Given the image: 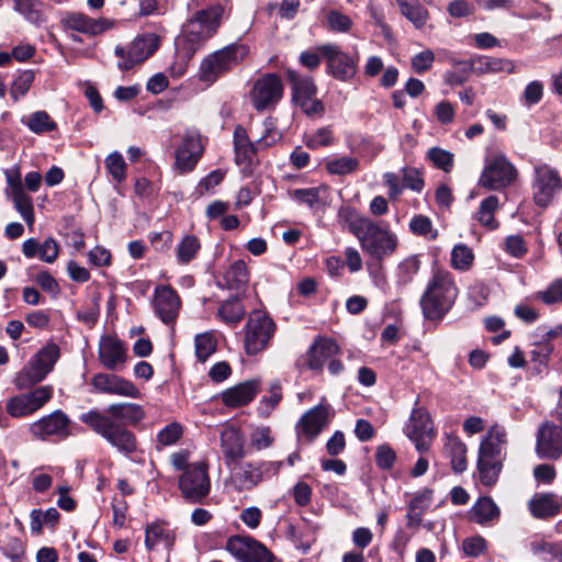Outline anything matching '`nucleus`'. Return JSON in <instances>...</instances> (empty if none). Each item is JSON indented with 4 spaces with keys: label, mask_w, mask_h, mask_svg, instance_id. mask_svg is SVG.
I'll return each mask as SVG.
<instances>
[{
    "label": "nucleus",
    "mask_w": 562,
    "mask_h": 562,
    "mask_svg": "<svg viewBox=\"0 0 562 562\" xmlns=\"http://www.w3.org/2000/svg\"><path fill=\"white\" fill-rule=\"evenodd\" d=\"M338 218L358 239L361 249L372 259L382 261L396 250L397 236L390 231L386 223L375 222L349 206L339 209Z\"/></svg>",
    "instance_id": "1"
},
{
    "label": "nucleus",
    "mask_w": 562,
    "mask_h": 562,
    "mask_svg": "<svg viewBox=\"0 0 562 562\" xmlns=\"http://www.w3.org/2000/svg\"><path fill=\"white\" fill-rule=\"evenodd\" d=\"M223 15L224 7L220 3L194 12L182 25L176 38V48L186 52L187 56H193L216 34Z\"/></svg>",
    "instance_id": "2"
},
{
    "label": "nucleus",
    "mask_w": 562,
    "mask_h": 562,
    "mask_svg": "<svg viewBox=\"0 0 562 562\" xmlns=\"http://www.w3.org/2000/svg\"><path fill=\"white\" fill-rule=\"evenodd\" d=\"M458 292L452 274L437 270L420 297L424 316L429 321L441 319L452 307Z\"/></svg>",
    "instance_id": "3"
},
{
    "label": "nucleus",
    "mask_w": 562,
    "mask_h": 562,
    "mask_svg": "<svg viewBox=\"0 0 562 562\" xmlns=\"http://www.w3.org/2000/svg\"><path fill=\"white\" fill-rule=\"evenodd\" d=\"M506 443V431L498 425L491 427L482 439L476 465L481 484L488 487L496 484L505 459Z\"/></svg>",
    "instance_id": "4"
},
{
    "label": "nucleus",
    "mask_w": 562,
    "mask_h": 562,
    "mask_svg": "<svg viewBox=\"0 0 562 562\" xmlns=\"http://www.w3.org/2000/svg\"><path fill=\"white\" fill-rule=\"evenodd\" d=\"M79 419L116 449L117 452L128 457L137 451L136 436L124 424L108 418L97 409L81 414Z\"/></svg>",
    "instance_id": "5"
},
{
    "label": "nucleus",
    "mask_w": 562,
    "mask_h": 562,
    "mask_svg": "<svg viewBox=\"0 0 562 562\" xmlns=\"http://www.w3.org/2000/svg\"><path fill=\"white\" fill-rule=\"evenodd\" d=\"M60 356L59 347L54 342H48L41 348L24 366L15 376V386L19 390L42 382L49 372L53 371Z\"/></svg>",
    "instance_id": "6"
},
{
    "label": "nucleus",
    "mask_w": 562,
    "mask_h": 562,
    "mask_svg": "<svg viewBox=\"0 0 562 562\" xmlns=\"http://www.w3.org/2000/svg\"><path fill=\"white\" fill-rule=\"evenodd\" d=\"M248 54L241 44H231L207 55L200 65V80L213 83L220 76L238 65Z\"/></svg>",
    "instance_id": "7"
},
{
    "label": "nucleus",
    "mask_w": 562,
    "mask_h": 562,
    "mask_svg": "<svg viewBox=\"0 0 562 562\" xmlns=\"http://www.w3.org/2000/svg\"><path fill=\"white\" fill-rule=\"evenodd\" d=\"M276 333V324L266 313L252 312L245 326L244 349L255 356L268 348Z\"/></svg>",
    "instance_id": "8"
},
{
    "label": "nucleus",
    "mask_w": 562,
    "mask_h": 562,
    "mask_svg": "<svg viewBox=\"0 0 562 562\" xmlns=\"http://www.w3.org/2000/svg\"><path fill=\"white\" fill-rule=\"evenodd\" d=\"M158 47L159 37L154 33L137 36L127 48L117 45L114 48V54L122 59V61L117 64V67L123 71L131 70L134 66L151 56Z\"/></svg>",
    "instance_id": "9"
},
{
    "label": "nucleus",
    "mask_w": 562,
    "mask_h": 562,
    "mask_svg": "<svg viewBox=\"0 0 562 562\" xmlns=\"http://www.w3.org/2000/svg\"><path fill=\"white\" fill-rule=\"evenodd\" d=\"M562 189V179L557 169L539 165L533 169L532 194L538 206L546 207Z\"/></svg>",
    "instance_id": "10"
},
{
    "label": "nucleus",
    "mask_w": 562,
    "mask_h": 562,
    "mask_svg": "<svg viewBox=\"0 0 562 562\" xmlns=\"http://www.w3.org/2000/svg\"><path fill=\"white\" fill-rule=\"evenodd\" d=\"M179 488L182 496L192 502H201L211 490L207 468L204 463H194L187 467L179 477Z\"/></svg>",
    "instance_id": "11"
},
{
    "label": "nucleus",
    "mask_w": 562,
    "mask_h": 562,
    "mask_svg": "<svg viewBox=\"0 0 562 562\" xmlns=\"http://www.w3.org/2000/svg\"><path fill=\"white\" fill-rule=\"evenodd\" d=\"M516 176L514 165L504 155H498L485 165L479 184L488 190H502L508 187Z\"/></svg>",
    "instance_id": "12"
},
{
    "label": "nucleus",
    "mask_w": 562,
    "mask_h": 562,
    "mask_svg": "<svg viewBox=\"0 0 562 562\" xmlns=\"http://www.w3.org/2000/svg\"><path fill=\"white\" fill-rule=\"evenodd\" d=\"M317 50L326 59L328 72L337 80L348 81L357 72L358 60L336 44H324Z\"/></svg>",
    "instance_id": "13"
},
{
    "label": "nucleus",
    "mask_w": 562,
    "mask_h": 562,
    "mask_svg": "<svg viewBox=\"0 0 562 562\" xmlns=\"http://www.w3.org/2000/svg\"><path fill=\"white\" fill-rule=\"evenodd\" d=\"M282 94V81L276 74H266L257 79L250 92L254 108L258 111L274 108Z\"/></svg>",
    "instance_id": "14"
},
{
    "label": "nucleus",
    "mask_w": 562,
    "mask_h": 562,
    "mask_svg": "<svg viewBox=\"0 0 562 562\" xmlns=\"http://www.w3.org/2000/svg\"><path fill=\"white\" fill-rule=\"evenodd\" d=\"M203 155L200 132L194 127L186 130L176 150V168L181 172L192 171Z\"/></svg>",
    "instance_id": "15"
},
{
    "label": "nucleus",
    "mask_w": 562,
    "mask_h": 562,
    "mask_svg": "<svg viewBox=\"0 0 562 562\" xmlns=\"http://www.w3.org/2000/svg\"><path fill=\"white\" fill-rule=\"evenodd\" d=\"M71 420L60 409L53 412L49 415L30 425V432L33 437L46 440L55 437L57 439H65L71 435L70 431Z\"/></svg>",
    "instance_id": "16"
},
{
    "label": "nucleus",
    "mask_w": 562,
    "mask_h": 562,
    "mask_svg": "<svg viewBox=\"0 0 562 562\" xmlns=\"http://www.w3.org/2000/svg\"><path fill=\"white\" fill-rule=\"evenodd\" d=\"M226 549L240 562H273V554L250 537H232L227 541Z\"/></svg>",
    "instance_id": "17"
},
{
    "label": "nucleus",
    "mask_w": 562,
    "mask_h": 562,
    "mask_svg": "<svg viewBox=\"0 0 562 562\" xmlns=\"http://www.w3.org/2000/svg\"><path fill=\"white\" fill-rule=\"evenodd\" d=\"M7 189L5 194L10 196L15 210L20 213L27 225L34 223V209L32 198L26 194L18 168L5 171Z\"/></svg>",
    "instance_id": "18"
},
{
    "label": "nucleus",
    "mask_w": 562,
    "mask_h": 562,
    "mask_svg": "<svg viewBox=\"0 0 562 562\" xmlns=\"http://www.w3.org/2000/svg\"><path fill=\"white\" fill-rule=\"evenodd\" d=\"M330 422V405L318 404L302 415L297 425L296 432L299 438H305L306 441H313Z\"/></svg>",
    "instance_id": "19"
},
{
    "label": "nucleus",
    "mask_w": 562,
    "mask_h": 562,
    "mask_svg": "<svg viewBox=\"0 0 562 562\" xmlns=\"http://www.w3.org/2000/svg\"><path fill=\"white\" fill-rule=\"evenodd\" d=\"M181 300L170 285L159 284L154 292V311L165 324L175 323L179 315Z\"/></svg>",
    "instance_id": "20"
},
{
    "label": "nucleus",
    "mask_w": 562,
    "mask_h": 562,
    "mask_svg": "<svg viewBox=\"0 0 562 562\" xmlns=\"http://www.w3.org/2000/svg\"><path fill=\"white\" fill-rule=\"evenodd\" d=\"M456 66H462L467 72L475 74L477 76L496 72H514V63L509 59H503L491 56H473L468 60H454Z\"/></svg>",
    "instance_id": "21"
},
{
    "label": "nucleus",
    "mask_w": 562,
    "mask_h": 562,
    "mask_svg": "<svg viewBox=\"0 0 562 562\" xmlns=\"http://www.w3.org/2000/svg\"><path fill=\"white\" fill-rule=\"evenodd\" d=\"M536 450L540 458L559 459L562 454V428L544 423L538 430Z\"/></svg>",
    "instance_id": "22"
},
{
    "label": "nucleus",
    "mask_w": 562,
    "mask_h": 562,
    "mask_svg": "<svg viewBox=\"0 0 562 562\" xmlns=\"http://www.w3.org/2000/svg\"><path fill=\"white\" fill-rule=\"evenodd\" d=\"M91 385L98 393L115 394L137 398L139 390L130 381L109 373H97L91 379Z\"/></svg>",
    "instance_id": "23"
},
{
    "label": "nucleus",
    "mask_w": 562,
    "mask_h": 562,
    "mask_svg": "<svg viewBox=\"0 0 562 562\" xmlns=\"http://www.w3.org/2000/svg\"><path fill=\"white\" fill-rule=\"evenodd\" d=\"M61 23L66 29L89 35L95 36L112 26V23L103 18L93 19L80 12H67Z\"/></svg>",
    "instance_id": "24"
},
{
    "label": "nucleus",
    "mask_w": 562,
    "mask_h": 562,
    "mask_svg": "<svg viewBox=\"0 0 562 562\" xmlns=\"http://www.w3.org/2000/svg\"><path fill=\"white\" fill-rule=\"evenodd\" d=\"M99 360L108 370H117L126 361V348L124 344L112 336H104L99 344Z\"/></svg>",
    "instance_id": "25"
},
{
    "label": "nucleus",
    "mask_w": 562,
    "mask_h": 562,
    "mask_svg": "<svg viewBox=\"0 0 562 562\" xmlns=\"http://www.w3.org/2000/svg\"><path fill=\"white\" fill-rule=\"evenodd\" d=\"M221 448L228 467L246 456L243 435L235 427H226L222 430Z\"/></svg>",
    "instance_id": "26"
},
{
    "label": "nucleus",
    "mask_w": 562,
    "mask_h": 562,
    "mask_svg": "<svg viewBox=\"0 0 562 562\" xmlns=\"http://www.w3.org/2000/svg\"><path fill=\"white\" fill-rule=\"evenodd\" d=\"M260 483L259 473L254 462L234 463L231 469L229 484L237 492H247Z\"/></svg>",
    "instance_id": "27"
},
{
    "label": "nucleus",
    "mask_w": 562,
    "mask_h": 562,
    "mask_svg": "<svg viewBox=\"0 0 562 562\" xmlns=\"http://www.w3.org/2000/svg\"><path fill=\"white\" fill-rule=\"evenodd\" d=\"M338 351L339 347L334 340L319 338L310 347L306 364L313 371H321L325 362L334 358Z\"/></svg>",
    "instance_id": "28"
},
{
    "label": "nucleus",
    "mask_w": 562,
    "mask_h": 562,
    "mask_svg": "<svg viewBox=\"0 0 562 562\" xmlns=\"http://www.w3.org/2000/svg\"><path fill=\"white\" fill-rule=\"evenodd\" d=\"M259 391V383L255 380L239 383L222 393V402L227 407H240L249 404Z\"/></svg>",
    "instance_id": "29"
},
{
    "label": "nucleus",
    "mask_w": 562,
    "mask_h": 562,
    "mask_svg": "<svg viewBox=\"0 0 562 562\" xmlns=\"http://www.w3.org/2000/svg\"><path fill=\"white\" fill-rule=\"evenodd\" d=\"M108 418H113L116 423L135 425L145 417L143 407L135 403H116L109 405L103 412Z\"/></svg>",
    "instance_id": "30"
},
{
    "label": "nucleus",
    "mask_w": 562,
    "mask_h": 562,
    "mask_svg": "<svg viewBox=\"0 0 562 562\" xmlns=\"http://www.w3.org/2000/svg\"><path fill=\"white\" fill-rule=\"evenodd\" d=\"M470 519L479 525H486L498 520L501 510L488 496L480 497L470 509Z\"/></svg>",
    "instance_id": "31"
},
{
    "label": "nucleus",
    "mask_w": 562,
    "mask_h": 562,
    "mask_svg": "<svg viewBox=\"0 0 562 562\" xmlns=\"http://www.w3.org/2000/svg\"><path fill=\"white\" fill-rule=\"evenodd\" d=\"M405 434L408 438L429 436V439H432L435 432L429 414L422 408L414 409L405 427Z\"/></svg>",
    "instance_id": "32"
},
{
    "label": "nucleus",
    "mask_w": 562,
    "mask_h": 562,
    "mask_svg": "<svg viewBox=\"0 0 562 562\" xmlns=\"http://www.w3.org/2000/svg\"><path fill=\"white\" fill-rule=\"evenodd\" d=\"M561 505L553 494H536L529 502V509L533 517L547 519L560 512Z\"/></svg>",
    "instance_id": "33"
},
{
    "label": "nucleus",
    "mask_w": 562,
    "mask_h": 562,
    "mask_svg": "<svg viewBox=\"0 0 562 562\" xmlns=\"http://www.w3.org/2000/svg\"><path fill=\"white\" fill-rule=\"evenodd\" d=\"M235 161L237 165L249 166L256 154V147L249 140L246 130L238 125L234 131Z\"/></svg>",
    "instance_id": "34"
},
{
    "label": "nucleus",
    "mask_w": 562,
    "mask_h": 562,
    "mask_svg": "<svg viewBox=\"0 0 562 562\" xmlns=\"http://www.w3.org/2000/svg\"><path fill=\"white\" fill-rule=\"evenodd\" d=\"M173 533L161 522H153L145 528V546L148 550H154L162 544L168 551L173 547Z\"/></svg>",
    "instance_id": "35"
},
{
    "label": "nucleus",
    "mask_w": 562,
    "mask_h": 562,
    "mask_svg": "<svg viewBox=\"0 0 562 562\" xmlns=\"http://www.w3.org/2000/svg\"><path fill=\"white\" fill-rule=\"evenodd\" d=\"M533 555L544 562H562V547L558 542L546 538L535 537L529 543Z\"/></svg>",
    "instance_id": "36"
},
{
    "label": "nucleus",
    "mask_w": 562,
    "mask_h": 562,
    "mask_svg": "<svg viewBox=\"0 0 562 562\" xmlns=\"http://www.w3.org/2000/svg\"><path fill=\"white\" fill-rule=\"evenodd\" d=\"M288 80L292 87V98L295 103L313 97L316 93V87L310 77H303L295 70H286Z\"/></svg>",
    "instance_id": "37"
},
{
    "label": "nucleus",
    "mask_w": 562,
    "mask_h": 562,
    "mask_svg": "<svg viewBox=\"0 0 562 562\" xmlns=\"http://www.w3.org/2000/svg\"><path fill=\"white\" fill-rule=\"evenodd\" d=\"M400 11L416 29H422L429 18L427 9L418 0H396Z\"/></svg>",
    "instance_id": "38"
},
{
    "label": "nucleus",
    "mask_w": 562,
    "mask_h": 562,
    "mask_svg": "<svg viewBox=\"0 0 562 562\" xmlns=\"http://www.w3.org/2000/svg\"><path fill=\"white\" fill-rule=\"evenodd\" d=\"M446 450L451 459V467L456 473L465 471L467 462V446L457 438H451L446 443Z\"/></svg>",
    "instance_id": "39"
},
{
    "label": "nucleus",
    "mask_w": 562,
    "mask_h": 562,
    "mask_svg": "<svg viewBox=\"0 0 562 562\" xmlns=\"http://www.w3.org/2000/svg\"><path fill=\"white\" fill-rule=\"evenodd\" d=\"M498 204V198L495 195H490L481 202L476 213V220L481 225L490 229L497 227V222L494 218V212L497 210Z\"/></svg>",
    "instance_id": "40"
},
{
    "label": "nucleus",
    "mask_w": 562,
    "mask_h": 562,
    "mask_svg": "<svg viewBox=\"0 0 562 562\" xmlns=\"http://www.w3.org/2000/svg\"><path fill=\"white\" fill-rule=\"evenodd\" d=\"M245 308L237 297H233L222 303L217 315L227 324H237L245 316Z\"/></svg>",
    "instance_id": "41"
},
{
    "label": "nucleus",
    "mask_w": 562,
    "mask_h": 562,
    "mask_svg": "<svg viewBox=\"0 0 562 562\" xmlns=\"http://www.w3.org/2000/svg\"><path fill=\"white\" fill-rule=\"evenodd\" d=\"M22 123H24L35 134L52 132L56 128V123L45 111H36L32 113L27 119H23Z\"/></svg>",
    "instance_id": "42"
},
{
    "label": "nucleus",
    "mask_w": 562,
    "mask_h": 562,
    "mask_svg": "<svg viewBox=\"0 0 562 562\" xmlns=\"http://www.w3.org/2000/svg\"><path fill=\"white\" fill-rule=\"evenodd\" d=\"M104 166L106 171L115 182L122 183L123 181L126 180L127 165L121 153L113 151L110 155H108L104 159Z\"/></svg>",
    "instance_id": "43"
},
{
    "label": "nucleus",
    "mask_w": 562,
    "mask_h": 562,
    "mask_svg": "<svg viewBox=\"0 0 562 562\" xmlns=\"http://www.w3.org/2000/svg\"><path fill=\"white\" fill-rule=\"evenodd\" d=\"M59 516L58 510L54 507L45 512L33 509L31 512V531L34 535H40L44 525L54 526L58 521Z\"/></svg>",
    "instance_id": "44"
},
{
    "label": "nucleus",
    "mask_w": 562,
    "mask_h": 562,
    "mask_svg": "<svg viewBox=\"0 0 562 562\" xmlns=\"http://www.w3.org/2000/svg\"><path fill=\"white\" fill-rule=\"evenodd\" d=\"M201 248L200 240L193 235L184 236L177 246L178 262L187 265L191 262Z\"/></svg>",
    "instance_id": "45"
},
{
    "label": "nucleus",
    "mask_w": 562,
    "mask_h": 562,
    "mask_svg": "<svg viewBox=\"0 0 562 562\" xmlns=\"http://www.w3.org/2000/svg\"><path fill=\"white\" fill-rule=\"evenodd\" d=\"M282 400V390L279 382H272L269 389V395L263 396L257 407L258 414L261 417H269L272 411L279 405Z\"/></svg>",
    "instance_id": "46"
},
{
    "label": "nucleus",
    "mask_w": 562,
    "mask_h": 562,
    "mask_svg": "<svg viewBox=\"0 0 562 562\" xmlns=\"http://www.w3.org/2000/svg\"><path fill=\"white\" fill-rule=\"evenodd\" d=\"M420 260L417 255H412L402 260L397 266V282L402 285L411 283L418 273Z\"/></svg>",
    "instance_id": "47"
},
{
    "label": "nucleus",
    "mask_w": 562,
    "mask_h": 562,
    "mask_svg": "<svg viewBox=\"0 0 562 562\" xmlns=\"http://www.w3.org/2000/svg\"><path fill=\"white\" fill-rule=\"evenodd\" d=\"M225 281L229 289H239L248 282L247 266L243 260L235 261L225 274Z\"/></svg>",
    "instance_id": "48"
},
{
    "label": "nucleus",
    "mask_w": 562,
    "mask_h": 562,
    "mask_svg": "<svg viewBox=\"0 0 562 562\" xmlns=\"http://www.w3.org/2000/svg\"><path fill=\"white\" fill-rule=\"evenodd\" d=\"M474 255L471 248L464 244L456 245L451 251V266L460 271H467L471 268Z\"/></svg>",
    "instance_id": "49"
},
{
    "label": "nucleus",
    "mask_w": 562,
    "mask_h": 562,
    "mask_svg": "<svg viewBox=\"0 0 562 562\" xmlns=\"http://www.w3.org/2000/svg\"><path fill=\"white\" fill-rule=\"evenodd\" d=\"M359 160L355 157L342 156L326 161V169L331 175H348L357 170Z\"/></svg>",
    "instance_id": "50"
},
{
    "label": "nucleus",
    "mask_w": 562,
    "mask_h": 562,
    "mask_svg": "<svg viewBox=\"0 0 562 562\" xmlns=\"http://www.w3.org/2000/svg\"><path fill=\"white\" fill-rule=\"evenodd\" d=\"M195 356L204 362L216 350V340L211 333L198 334L194 338Z\"/></svg>",
    "instance_id": "51"
},
{
    "label": "nucleus",
    "mask_w": 562,
    "mask_h": 562,
    "mask_svg": "<svg viewBox=\"0 0 562 562\" xmlns=\"http://www.w3.org/2000/svg\"><path fill=\"white\" fill-rule=\"evenodd\" d=\"M20 395L25 400L30 408L36 412L52 398L53 387L50 385L40 386L34 391Z\"/></svg>",
    "instance_id": "52"
},
{
    "label": "nucleus",
    "mask_w": 562,
    "mask_h": 562,
    "mask_svg": "<svg viewBox=\"0 0 562 562\" xmlns=\"http://www.w3.org/2000/svg\"><path fill=\"white\" fill-rule=\"evenodd\" d=\"M409 229L413 234L423 236L429 240H434L438 236V232L434 228L432 222L425 215H415L409 222Z\"/></svg>",
    "instance_id": "53"
},
{
    "label": "nucleus",
    "mask_w": 562,
    "mask_h": 562,
    "mask_svg": "<svg viewBox=\"0 0 562 562\" xmlns=\"http://www.w3.org/2000/svg\"><path fill=\"white\" fill-rule=\"evenodd\" d=\"M326 24L329 31L347 33L352 27V20L338 10H329L326 14Z\"/></svg>",
    "instance_id": "54"
},
{
    "label": "nucleus",
    "mask_w": 562,
    "mask_h": 562,
    "mask_svg": "<svg viewBox=\"0 0 562 562\" xmlns=\"http://www.w3.org/2000/svg\"><path fill=\"white\" fill-rule=\"evenodd\" d=\"M274 441L270 427H256L249 436L250 448L261 451L269 448Z\"/></svg>",
    "instance_id": "55"
},
{
    "label": "nucleus",
    "mask_w": 562,
    "mask_h": 562,
    "mask_svg": "<svg viewBox=\"0 0 562 562\" xmlns=\"http://www.w3.org/2000/svg\"><path fill=\"white\" fill-rule=\"evenodd\" d=\"M34 71L25 70L14 79L10 89V94L14 101H18L20 98L26 94L34 81Z\"/></svg>",
    "instance_id": "56"
},
{
    "label": "nucleus",
    "mask_w": 562,
    "mask_h": 562,
    "mask_svg": "<svg viewBox=\"0 0 562 562\" xmlns=\"http://www.w3.org/2000/svg\"><path fill=\"white\" fill-rule=\"evenodd\" d=\"M427 158L435 167L449 172L453 167V154L440 147H431L427 151Z\"/></svg>",
    "instance_id": "57"
},
{
    "label": "nucleus",
    "mask_w": 562,
    "mask_h": 562,
    "mask_svg": "<svg viewBox=\"0 0 562 562\" xmlns=\"http://www.w3.org/2000/svg\"><path fill=\"white\" fill-rule=\"evenodd\" d=\"M5 409L8 414L14 418L24 417L34 413L20 394L7 401Z\"/></svg>",
    "instance_id": "58"
},
{
    "label": "nucleus",
    "mask_w": 562,
    "mask_h": 562,
    "mask_svg": "<svg viewBox=\"0 0 562 562\" xmlns=\"http://www.w3.org/2000/svg\"><path fill=\"white\" fill-rule=\"evenodd\" d=\"M334 142L333 131L330 127L318 128L315 133L306 139V146L311 149H316L321 146H329Z\"/></svg>",
    "instance_id": "59"
},
{
    "label": "nucleus",
    "mask_w": 562,
    "mask_h": 562,
    "mask_svg": "<svg viewBox=\"0 0 562 562\" xmlns=\"http://www.w3.org/2000/svg\"><path fill=\"white\" fill-rule=\"evenodd\" d=\"M402 172L403 189L407 188L416 192H420L424 189L425 182L418 169L405 167L402 169Z\"/></svg>",
    "instance_id": "60"
},
{
    "label": "nucleus",
    "mask_w": 562,
    "mask_h": 562,
    "mask_svg": "<svg viewBox=\"0 0 562 562\" xmlns=\"http://www.w3.org/2000/svg\"><path fill=\"white\" fill-rule=\"evenodd\" d=\"M543 95V85L539 80L529 82L521 95V102L526 106H531L540 102Z\"/></svg>",
    "instance_id": "61"
},
{
    "label": "nucleus",
    "mask_w": 562,
    "mask_h": 562,
    "mask_svg": "<svg viewBox=\"0 0 562 562\" xmlns=\"http://www.w3.org/2000/svg\"><path fill=\"white\" fill-rule=\"evenodd\" d=\"M319 192L321 188L313 187L306 189H295L290 192L292 199L297 201L299 203L306 204L312 207L319 201Z\"/></svg>",
    "instance_id": "62"
},
{
    "label": "nucleus",
    "mask_w": 562,
    "mask_h": 562,
    "mask_svg": "<svg viewBox=\"0 0 562 562\" xmlns=\"http://www.w3.org/2000/svg\"><path fill=\"white\" fill-rule=\"evenodd\" d=\"M181 436L182 427L178 423H171L158 432L157 440L164 446H170L176 443Z\"/></svg>",
    "instance_id": "63"
},
{
    "label": "nucleus",
    "mask_w": 562,
    "mask_h": 562,
    "mask_svg": "<svg viewBox=\"0 0 562 562\" xmlns=\"http://www.w3.org/2000/svg\"><path fill=\"white\" fill-rule=\"evenodd\" d=\"M396 460V452L389 445H381L375 450V462L380 469L390 470Z\"/></svg>",
    "instance_id": "64"
}]
</instances>
